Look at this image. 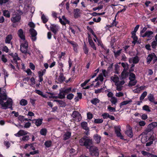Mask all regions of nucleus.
<instances>
[{"label": "nucleus", "instance_id": "f257e3e1", "mask_svg": "<svg viewBox=\"0 0 157 157\" xmlns=\"http://www.w3.org/2000/svg\"><path fill=\"white\" fill-rule=\"evenodd\" d=\"M80 144L82 146H85L87 149L89 150L90 155L92 156H98L99 151L97 147L92 146L93 142L92 140L86 139V137H84L79 140Z\"/></svg>", "mask_w": 157, "mask_h": 157}, {"label": "nucleus", "instance_id": "f03ea898", "mask_svg": "<svg viewBox=\"0 0 157 157\" xmlns=\"http://www.w3.org/2000/svg\"><path fill=\"white\" fill-rule=\"evenodd\" d=\"M13 103L12 100L10 98H7L6 90L1 88V105L2 108L5 109L10 108L13 110Z\"/></svg>", "mask_w": 157, "mask_h": 157}, {"label": "nucleus", "instance_id": "7ed1b4c3", "mask_svg": "<svg viewBox=\"0 0 157 157\" xmlns=\"http://www.w3.org/2000/svg\"><path fill=\"white\" fill-rule=\"evenodd\" d=\"M111 79L115 83V85L117 86V90L120 91L122 89V85L125 83L124 80H119V78L117 75L112 76L111 77Z\"/></svg>", "mask_w": 157, "mask_h": 157}, {"label": "nucleus", "instance_id": "20e7f679", "mask_svg": "<svg viewBox=\"0 0 157 157\" xmlns=\"http://www.w3.org/2000/svg\"><path fill=\"white\" fill-rule=\"evenodd\" d=\"M63 72H60L59 75L57 73L56 74L55 82L57 83H60L63 82L65 79V78L63 76Z\"/></svg>", "mask_w": 157, "mask_h": 157}, {"label": "nucleus", "instance_id": "39448f33", "mask_svg": "<svg viewBox=\"0 0 157 157\" xmlns=\"http://www.w3.org/2000/svg\"><path fill=\"white\" fill-rule=\"evenodd\" d=\"M157 60V57L154 53L149 54L147 58V63L148 64L150 63L151 61L153 63H154Z\"/></svg>", "mask_w": 157, "mask_h": 157}, {"label": "nucleus", "instance_id": "423d86ee", "mask_svg": "<svg viewBox=\"0 0 157 157\" xmlns=\"http://www.w3.org/2000/svg\"><path fill=\"white\" fill-rule=\"evenodd\" d=\"M28 44L26 40L23 41L20 45V50L21 52L24 53H27Z\"/></svg>", "mask_w": 157, "mask_h": 157}, {"label": "nucleus", "instance_id": "0eeeda50", "mask_svg": "<svg viewBox=\"0 0 157 157\" xmlns=\"http://www.w3.org/2000/svg\"><path fill=\"white\" fill-rule=\"evenodd\" d=\"M157 123L156 122H152L148 125L146 129L145 132L146 133L152 131L154 128L157 126Z\"/></svg>", "mask_w": 157, "mask_h": 157}, {"label": "nucleus", "instance_id": "6e6552de", "mask_svg": "<svg viewBox=\"0 0 157 157\" xmlns=\"http://www.w3.org/2000/svg\"><path fill=\"white\" fill-rule=\"evenodd\" d=\"M21 19V16L19 14L15 12L13 14L12 17L11 18V21L13 23L19 22Z\"/></svg>", "mask_w": 157, "mask_h": 157}, {"label": "nucleus", "instance_id": "1a4fd4ad", "mask_svg": "<svg viewBox=\"0 0 157 157\" xmlns=\"http://www.w3.org/2000/svg\"><path fill=\"white\" fill-rule=\"evenodd\" d=\"M31 35V38L32 41H35L36 40L37 33L36 31L33 29H31L29 30Z\"/></svg>", "mask_w": 157, "mask_h": 157}, {"label": "nucleus", "instance_id": "9d476101", "mask_svg": "<svg viewBox=\"0 0 157 157\" xmlns=\"http://www.w3.org/2000/svg\"><path fill=\"white\" fill-rule=\"evenodd\" d=\"M59 21L63 25H65L66 24H70V21L67 19L64 16H63L62 18L60 17H59Z\"/></svg>", "mask_w": 157, "mask_h": 157}, {"label": "nucleus", "instance_id": "9b49d317", "mask_svg": "<svg viewBox=\"0 0 157 157\" xmlns=\"http://www.w3.org/2000/svg\"><path fill=\"white\" fill-rule=\"evenodd\" d=\"M28 134H29V133L27 131L21 130L19 131L17 133L14 134V135L16 137H20L21 136H23Z\"/></svg>", "mask_w": 157, "mask_h": 157}, {"label": "nucleus", "instance_id": "f8f14e48", "mask_svg": "<svg viewBox=\"0 0 157 157\" xmlns=\"http://www.w3.org/2000/svg\"><path fill=\"white\" fill-rule=\"evenodd\" d=\"M115 133L117 135V136L119 137L121 139H123V136L120 132L121 127L120 126H117L115 127Z\"/></svg>", "mask_w": 157, "mask_h": 157}, {"label": "nucleus", "instance_id": "ddd939ff", "mask_svg": "<svg viewBox=\"0 0 157 157\" xmlns=\"http://www.w3.org/2000/svg\"><path fill=\"white\" fill-rule=\"evenodd\" d=\"M153 32L149 30L147 31L145 33L143 34H141V36L143 37H147L151 39L153 37Z\"/></svg>", "mask_w": 157, "mask_h": 157}, {"label": "nucleus", "instance_id": "4468645a", "mask_svg": "<svg viewBox=\"0 0 157 157\" xmlns=\"http://www.w3.org/2000/svg\"><path fill=\"white\" fill-rule=\"evenodd\" d=\"M17 34L22 40L23 41L25 40V35L22 29H20L18 30Z\"/></svg>", "mask_w": 157, "mask_h": 157}, {"label": "nucleus", "instance_id": "2eb2a0df", "mask_svg": "<svg viewBox=\"0 0 157 157\" xmlns=\"http://www.w3.org/2000/svg\"><path fill=\"white\" fill-rule=\"evenodd\" d=\"M50 29L51 31L56 34L58 31L59 27L57 25H52L50 26Z\"/></svg>", "mask_w": 157, "mask_h": 157}, {"label": "nucleus", "instance_id": "dca6fc26", "mask_svg": "<svg viewBox=\"0 0 157 157\" xmlns=\"http://www.w3.org/2000/svg\"><path fill=\"white\" fill-rule=\"evenodd\" d=\"M72 117L73 118H75L74 120L78 119V121H80L81 119V117L80 114L78 112L75 111L73 113Z\"/></svg>", "mask_w": 157, "mask_h": 157}, {"label": "nucleus", "instance_id": "f3484780", "mask_svg": "<svg viewBox=\"0 0 157 157\" xmlns=\"http://www.w3.org/2000/svg\"><path fill=\"white\" fill-rule=\"evenodd\" d=\"M140 59L137 56H136L134 57H132L129 59V61L130 63H133L136 64L138 63Z\"/></svg>", "mask_w": 157, "mask_h": 157}, {"label": "nucleus", "instance_id": "a211bd4d", "mask_svg": "<svg viewBox=\"0 0 157 157\" xmlns=\"http://www.w3.org/2000/svg\"><path fill=\"white\" fill-rule=\"evenodd\" d=\"M10 55L13 56V60L14 62L17 64V61L19 60H20V58L18 57L17 54V53H15L14 54L12 53Z\"/></svg>", "mask_w": 157, "mask_h": 157}, {"label": "nucleus", "instance_id": "6ab92c4d", "mask_svg": "<svg viewBox=\"0 0 157 157\" xmlns=\"http://www.w3.org/2000/svg\"><path fill=\"white\" fill-rule=\"evenodd\" d=\"M13 38V36L11 34L8 35L6 37L5 42L6 44H10L11 43V40Z\"/></svg>", "mask_w": 157, "mask_h": 157}, {"label": "nucleus", "instance_id": "aec40b11", "mask_svg": "<svg viewBox=\"0 0 157 157\" xmlns=\"http://www.w3.org/2000/svg\"><path fill=\"white\" fill-rule=\"evenodd\" d=\"M33 122H34L37 126H40L42 122V119H35L33 120Z\"/></svg>", "mask_w": 157, "mask_h": 157}, {"label": "nucleus", "instance_id": "412c9836", "mask_svg": "<svg viewBox=\"0 0 157 157\" xmlns=\"http://www.w3.org/2000/svg\"><path fill=\"white\" fill-rule=\"evenodd\" d=\"M125 134L130 137H132L133 136V133L131 127H129L128 129L125 132Z\"/></svg>", "mask_w": 157, "mask_h": 157}, {"label": "nucleus", "instance_id": "4be33fe9", "mask_svg": "<svg viewBox=\"0 0 157 157\" xmlns=\"http://www.w3.org/2000/svg\"><path fill=\"white\" fill-rule=\"evenodd\" d=\"M67 41L73 46L74 51H76L78 47L77 44L73 41H70L68 40Z\"/></svg>", "mask_w": 157, "mask_h": 157}, {"label": "nucleus", "instance_id": "5701e85b", "mask_svg": "<svg viewBox=\"0 0 157 157\" xmlns=\"http://www.w3.org/2000/svg\"><path fill=\"white\" fill-rule=\"evenodd\" d=\"M79 10L78 9H76L74 10V17L77 18L80 17V13L79 12Z\"/></svg>", "mask_w": 157, "mask_h": 157}, {"label": "nucleus", "instance_id": "b1692460", "mask_svg": "<svg viewBox=\"0 0 157 157\" xmlns=\"http://www.w3.org/2000/svg\"><path fill=\"white\" fill-rule=\"evenodd\" d=\"M149 138L150 137L147 136L146 135H143L142 137L141 141L142 143H145L148 141Z\"/></svg>", "mask_w": 157, "mask_h": 157}, {"label": "nucleus", "instance_id": "393cba45", "mask_svg": "<svg viewBox=\"0 0 157 157\" xmlns=\"http://www.w3.org/2000/svg\"><path fill=\"white\" fill-rule=\"evenodd\" d=\"M71 133L69 132H66L63 135V139L66 140L68 139L71 136Z\"/></svg>", "mask_w": 157, "mask_h": 157}, {"label": "nucleus", "instance_id": "a878e982", "mask_svg": "<svg viewBox=\"0 0 157 157\" xmlns=\"http://www.w3.org/2000/svg\"><path fill=\"white\" fill-rule=\"evenodd\" d=\"M94 139L97 144H99L101 138V137L97 134H95L94 136Z\"/></svg>", "mask_w": 157, "mask_h": 157}, {"label": "nucleus", "instance_id": "bb28decb", "mask_svg": "<svg viewBox=\"0 0 157 157\" xmlns=\"http://www.w3.org/2000/svg\"><path fill=\"white\" fill-rule=\"evenodd\" d=\"M132 102L131 99H130L128 100L124 101L120 104V107L122 108V106L130 104Z\"/></svg>", "mask_w": 157, "mask_h": 157}, {"label": "nucleus", "instance_id": "cd10ccee", "mask_svg": "<svg viewBox=\"0 0 157 157\" xmlns=\"http://www.w3.org/2000/svg\"><path fill=\"white\" fill-rule=\"evenodd\" d=\"M65 94L64 93V92L62 89L59 90V98H65Z\"/></svg>", "mask_w": 157, "mask_h": 157}, {"label": "nucleus", "instance_id": "c85d7f7f", "mask_svg": "<svg viewBox=\"0 0 157 157\" xmlns=\"http://www.w3.org/2000/svg\"><path fill=\"white\" fill-rule=\"evenodd\" d=\"M54 101L58 102L61 107H65L66 105L65 102L61 100H54Z\"/></svg>", "mask_w": 157, "mask_h": 157}, {"label": "nucleus", "instance_id": "c756f323", "mask_svg": "<svg viewBox=\"0 0 157 157\" xmlns=\"http://www.w3.org/2000/svg\"><path fill=\"white\" fill-rule=\"evenodd\" d=\"M87 123L86 122H83L81 123V126L82 128L85 130H88V128L87 125Z\"/></svg>", "mask_w": 157, "mask_h": 157}, {"label": "nucleus", "instance_id": "7c9ffc66", "mask_svg": "<svg viewBox=\"0 0 157 157\" xmlns=\"http://www.w3.org/2000/svg\"><path fill=\"white\" fill-rule=\"evenodd\" d=\"M103 80V77L102 74H100L97 77V78L95 79L94 81H93V82L97 81L98 80H100L101 82H102Z\"/></svg>", "mask_w": 157, "mask_h": 157}, {"label": "nucleus", "instance_id": "2f4dec72", "mask_svg": "<svg viewBox=\"0 0 157 157\" xmlns=\"http://www.w3.org/2000/svg\"><path fill=\"white\" fill-rule=\"evenodd\" d=\"M29 139V136L26 135L23 136L21 138H20V140L22 141L26 142L28 141Z\"/></svg>", "mask_w": 157, "mask_h": 157}, {"label": "nucleus", "instance_id": "473e14b6", "mask_svg": "<svg viewBox=\"0 0 157 157\" xmlns=\"http://www.w3.org/2000/svg\"><path fill=\"white\" fill-rule=\"evenodd\" d=\"M2 71L3 72V74L4 75V78H5V84L4 85L2 86L3 87H4L6 85V77H7L8 76V74L6 71L5 70V69H3L2 70ZM3 87H2V88Z\"/></svg>", "mask_w": 157, "mask_h": 157}, {"label": "nucleus", "instance_id": "72a5a7b5", "mask_svg": "<svg viewBox=\"0 0 157 157\" xmlns=\"http://www.w3.org/2000/svg\"><path fill=\"white\" fill-rule=\"evenodd\" d=\"M41 19L44 23H45L48 21V18L46 17L44 14H43L41 17Z\"/></svg>", "mask_w": 157, "mask_h": 157}, {"label": "nucleus", "instance_id": "f704fd0d", "mask_svg": "<svg viewBox=\"0 0 157 157\" xmlns=\"http://www.w3.org/2000/svg\"><path fill=\"white\" fill-rule=\"evenodd\" d=\"M128 76V74L126 71H123L121 74V79L125 78Z\"/></svg>", "mask_w": 157, "mask_h": 157}, {"label": "nucleus", "instance_id": "c9c22d12", "mask_svg": "<svg viewBox=\"0 0 157 157\" xmlns=\"http://www.w3.org/2000/svg\"><path fill=\"white\" fill-rule=\"evenodd\" d=\"M153 140V137L151 136L150 137L148 141V142L146 144V146H148L151 145L152 144Z\"/></svg>", "mask_w": 157, "mask_h": 157}, {"label": "nucleus", "instance_id": "e433bc0d", "mask_svg": "<svg viewBox=\"0 0 157 157\" xmlns=\"http://www.w3.org/2000/svg\"><path fill=\"white\" fill-rule=\"evenodd\" d=\"M144 86H141L140 87L137 88L133 90V91L135 93H138L140 92V91L144 89Z\"/></svg>", "mask_w": 157, "mask_h": 157}, {"label": "nucleus", "instance_id": "4c0bfd02", "mask_svg": "<svg viewBox=\"0 0 157 157\" xmlns=\"http://www.w3.org/2000/svg\"><path fill=\"white\" fill-rule=\"evenodd\" d=\"M148 100L151 102L154 103L155 101L154 98L153 94H150L148 96Z\"/></svg>", "mask_w": 157, "mask_h": 157}, {"label": "nucleus", "instance_id": "58836bf2", "mask_svg": "<svg viewBox=\"0 0 157 157\" xmlns=\"http://www.w3.org/2000/svg\"><path fill=\"white\" fill-rule=\"evenodd\" d=\"M110 101L112 105H116L117 101V98L114 97H112Z\"/></svg>", "mask_w": 157, "mask_h": 157}, {"label": "nucleus", "instance_id": "ea45409f", "mask_svg": "<svg viewBox=\"0 0 157 157\" xmlns=\"http://www.w3.org/2000/svg\"><path fill=\"white\" fill-rule=\"evenodd\" d=\"M64 92V93L66 94H68L71 92V88L69 87L68 88H63L62 89Z\"/></svg>", "mask_w": 157, "mask_h": 157}, {"label": "nucleus", "instance_id": "a19ab883", "mask_svg": "<svg viewBox=\"0 0 157 157\" xmlns=\"http://www.w3.org/2000/svg\"><path fill=\"white\" fill-rule=\"evenodd\" d=\"M46 72V69H44L41 71L38 72V77H43V76L45 73Z\"/></svg>", "mask_w": 157, "mask_h": 157}, {"label": "nucleus", "instance_id": "79ce46f5", "mask_svg": "<svg viewBox=\"0 0 157 157\" xmlns=\"http://www.w3.org/2000/svg\"><path fill=\"white\" fill-rule=\"evenodd\" d=\"M63 64L61 62H59L58 67L59 68V71L60 72H63L64 71L63 69Z\"/></svg>", "mask_w": 157, "mask_h": 157}, {"label": "nucleus", "instance_id": "37998d69", "mask_svg": "<svg viewBox=\"0 0 157 157\" xmlns=\"http://www.w3.org/2000/svg\"><path fill=\"white\" fill-rule=\"evenodd\" d=\"M20 103L21 105L25 106L27 105L28 102L26 100L24 99H22L20 101Z\"/></svg>", "mask_w": 157, "mask_h": 157}, {"label": "nucleus", "instance_id": "c03bdc74", "mask_svg": "<svg viewBox=\"0 0 157 157\" xmlns=\"http://www.w3.org/2000/svg\"><path fill=\"white\" fill-rule=\"evenodd\" d=\"M121 65L124 68L123 71H127L128 68V64L124 63H121Z\"/></svg>", "mask_w": 157, "mask_h": 157}, {"label": "nucleus", "instance_id": "a18cd8bd", "mask_svg": "<svg viewBox=\"0 0 157 157\" xmlns=\"http://www.w3.org/2000/svg\"><path fill=\"white\" fill-rule=\"evenodd\" d=\"M147 94V93L146 91L144 92L141 95L140 97V100L142 101L144 98L145 97Z\"/></svg>", "mask_w": 157, "mask_h": 157}, {"label": "nucleus", "instance_id": "49530a36", "mask_svg": "<svg viewBox=\"0 0 157 157\" xmlns=\"http://www.w3.org/2000/svg\"><path fill=\"white\" fill-rule=\"evenodd\" d=\"M99 100L97 98L93 99L91 100V103L94 105H96L97 103H99Z\"/></svg>", "mask_w": 157, "mask_h": 157}, {"label": "nucleus", "instance_id": "de8ad7c7", "mask_svg": "<svg viewBox=\"0 0 157 157\" xmlns=\"http://www.w3.org/2000/svg\"><path fill=\"white\" fill-rule=\"evenodd\" d=\"M103 122V120L102 119H95L94 122L95 123L99 124Z\"/></svg>", "mask_w": 157, "mask_h": 157}, {"label": "nucleus", "instance_id": "09e8293b", "mask_svg": "<svg viewBox=\"0 0 157 157\" xmlns=\"http://www.w3.org/2000/svg\"><path fill=\"white\" fill-rule=\"evenodd\" d=\"M83 50L84 51V53L86 54H88V49L87 47L86 44L85 43H84L83 47Z\"/></svg>", "mask_w": 157, "mask_h": 157}, {"label": "nucleus", "instance_id": "8fccbe9b", "mask_svg": "<svg viewBox=\"0 0 157 157\" xmlns=\"http://www.w3.org/2000/svg\"><path fill=\"white\" fill-rule=\"evenodd\" d=\"M47 131V130L46 129L42 128L40 130V132L41 135L45 136L46 135Z\"/></svg>", "mask_w": 157, "mask_h": 157}, {"label": "nucleus", "instance_id": "3c124183", "mask_svg": "<svg viewBox=\"0 0 157 157\" xmlns=\"http://www.w3.org/2000/svg\"><path fill=\"white\" fill-rule=\"evenodd\" d=\"M3 14L4 16L7 17H10V13L7 10H4L3 11Z\"/></svg>", "mask_w": 157, "mask_h": 157}, {"label": "nucleus", "instance_id": "603ef678", "mask_svg": "<svg viewBox=\"0 0 157 157\" xmlns=\"http://www.w3.org/2000/svg\"><path fill=\"white\" fill-rule=\"evenodd\" d=\"M143 109L148 112H150L151 110L150 109L149 107L146 105L144 106L142 108Z\"/></svg>", "mask_w": 157, "mask_h": 157}, {"label": "nucleus", "instance_id": "864d4df0", "mask_svg": "<svg viewBox=\"0 0 157 157\" xmlns=\"http://www.w3.org/2000/svg\"><path fill=\"white\" fill-rule=\"evenodd\" d=\"M136 83V81L135 80H130L129 83V86H133L135 85Z\"/></svg>", "mask_w": 157, "mask_h": 157}, {"label": "nucleus", "instance_id": "5fc2aeb1", "mask_svg": "<svg viewBox=\"0 0 157 157\" xmlns=\"http://www.w3.org/2000/svg\"><path fill=\"white\" fill-rule=\"evenodd\" d=\"M129 78L130 80H135V75L133 73H131L129 76Z\"/></svg>", "mask_w": 157, "mask_h": 157}, {"label": "nucleus", "instance_id": "6e6d98bb", "mask_svg": "<svg viewBox=\"0 0 157 157\" xmlns=\"http://www.w3.org/2000/svg\"><path fill=\"white\" fill-rule=\"evenodd\" d=\"M89 44L95 50H96V47L95 46V45L94 44V43L93 42L92 40H90L89 41Z\"/></svg>", "mask_w": 157, "mask_h": 157}, {"label": "nucleus", "instance_id": "4d7b16f0", "mask_svg": "<svg viewBox=\"0 0 157 157\" xmlns=\"http://www.w3.org/2000/svg\"><path fill=\"white\" fill-rule=\"evenodd\" d=\"M108 109L110 112H114L116 111V109L115 108L112 107L110 106L108 107Z\"/></svg>", "mask_w": 157, "mask_h": 157}, {"label": "nucleus", "instance_id": "13d9d810", "mask_svg": "<svg viewBox=\"0 0 157 157\" xmlns=\"http://www.w3.org/2000/svg\"><path fill=\"white\" fill-rule=\"evenodd\" d=\"M30 80L31 83L30 85L32 86L35 84V79L34 77H32L30 78Z\"/></svg>", "mask_w": 157, "mask_h": 157}, {"label": "nucleus", "instance_id": "bf43d9fd", "mask_svg": "<svg viewBox=\"0 0 157 157\" xmlns=\"http://www.w3.org/2000/svg\"><path fill=\"white\" fill-rule=\"evenodd\" d=\"M52 142L50 141H46L44 144L46 147H49L51 145Z\"/></svg>", "mask_w": 157, "mask_h": 157}, {"label": "nucleus", "instance_id": "052dcab7", "mask_svg": "<svg viewBox=\"0 0 157 157\" xmlns=\"http://www.w3.org/2000/svg\"><path fill=\"white\" fill-rule=\"evenodd\" d=\"M103 48L102 52L104 54H107L109 53V49H108L103 46V48Z\"/></svg>", "mask_w": 157, "mask_h": 157}, {"label": "nucleus", "instance_id": "680f3d73", "mask_svg": "<svg viewBox=\"0 0 157 157\" xmlns=\"http://www.w3.org/2000/svg\"><path fill=\"white\" fill-rule=\"evenodd\" d=\"M2 50L3 51L5 52L6 53H7L8 52L9 50L6 46H4L2 47Z\"/></svg>", "mask_w": 157, "mask_h": 157}, {"label": "nucleus", "instance_id": "e2e57ef3", "mask_svg": "<svg viewBox=\"0 0 157 157\" xmlns=\"http://www.w3.org/2000/svg\"><path fill=\"white\" fill-rule=\"evenodd\" d=\"M121 50H118L116 52H114V53L115 56L117 57L119 56L121 53Z\"/></svg>", "mask_w": 157, "mask_h": 157}, {"label": "nucleus", "instance_id": "0e129e2a", "mask_svg": "<svg viewBox=\"0 0 157 157\" xmlns=\"http://www.w3.org/2000/svg\"><path fill=\"white\" fill-rule=\"evenodd\" d=\"M157 45V42L155 40L153 41L151 43V46L152 48H155Z\"/></svg>", "mask_w": 157, "mask_h": 157}, {"label": "nucleus", "instance_id": "69168bd1", "mask_svg": "<svg viewBox=\"0 0 157 157\" xmlns=\"http://www.w3.org/2000/svg\"><path fill=\"white\" fill-rule=\"evenodd\" d=\"M1 59L2 61L4 63L6 62L7 61L6 56L3 55L2 56Z\"/></svg>", "mask_w": 157, "mask_h": 157}, {"label": "nucleus", "instance_id": "338daca9", "mask_svg": "<svg viewBox=\"0 0 157 157\" xmlns=\"http://www.w3.org/2000/svg\"><path fill=\"white\" fill-rule=\"evenodd\" d=\"M97 39V41L98 43V45L99 46L100 45L101 48H103V44H102L101 40L99 39H98V37L97 38V39Z\"/></svg>", "mask_w": 157, "mask_h": 157}, {"label": "nucleus", "instance_id": "774afa93", "mask_svg": "<svg viewBox=\"0 0 157 157\" xmlns=\"http://www.w3.org/2000/svg\"><path fill=\"white\" fill-rule=\"evenodd\" d=\"M74 95L72 94H68L67 96V98L69 100L72 99L74 97Z\"/></svg>", "mask_w": 157, "mask_h": 157}]
</instances>
